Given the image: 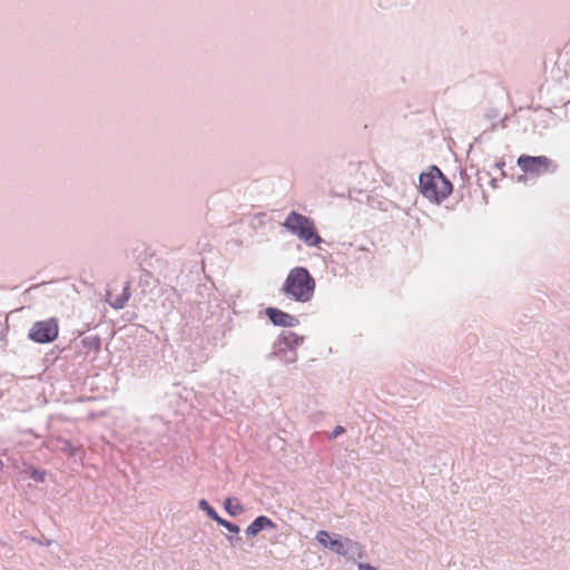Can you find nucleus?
<instances>
[{"label": "nucleus", "mask_w": 570, "mask_h": 570, "mask_svg": "<svg viewBox=\"0 0 570 570\" xmlns=\"http://www.w3.org/2000/svg\"><path fill=\"white\" fill-rule=\"evenodd\" d=\"M315 287V279L309 272L305 267L297 266L288 272L282 292L296 302L307 303L313 298Z\"/></svg>", "instance_id": "1"}, {"label": "nucleus", "mask_w": 570, "mask_h": 570, "mask_svg": "<svg viewBox=\"0 0 570 570\" xmlns=\"http://www.w3.org/2000/svg\"><path fill=\"white\" fill-rule=\"evenodd\" d=\"M419 180L420 191L433 204H441L453 190L452 183L436 166H431L426 171L422 173Z\"/></svg>", "instance_id": "2"}, {"label": "nucleus", "mask_w": 570, "mask_h": 570, "mask_svg": "<svg viewBox=\"0 0 570 570\" xmlns=\"http://www.w3.org/2000/svg\"><path fill=\"white\" fill-rule=\"evenodd\" d=\"M283 225L307 246L318 247L323 242L322 237L316 232L314 222L303 214L291 212Z\"/></svg>", "instance_id": "3"}, {"label": "nucleus", "mask_w": 570, "mask_h": 570, "mask_svg": "<svg viewBox=\"0 0 570 570\" xmlns=\"http://www.w3.org/2000/svg\"><path fill=\"white\" fill-rule=\"evenodd\" d=\"M59 334L58 321L50 317L42 321H37L29 330L28 337L39 344L53 342Z\"/></svg>", "instance_id": "4"}, {"label": "nucleus", "mask_w": 570, "mask_h": 570, "mask_svg": "<svg viewBox=\"0 0 570 570\" xmlns=\"http://www.w3.org/2000/svg\"><path fill=\"white\" fill-rule=\"evenodd\" d=\"M517 165L522 171L532 175H542L556 169L553 161L546 156L521 155L517 160Z\"/></svg>", "instance_id": "5"}, {"label": "nucleus", "mask_w": 570, "mask_h": 570, "mask_svg": "<svg viewBox=\"0 0 570 570\" xmlns=\"http://www.w3.org/2000/svg\"><path fill=\"white\" fill-rule=\"evenodd\" d=\"M322 546L328 548L333 552L353 558L357 552L358 547L357 543L352 541L348 537H344V539H338L334 537H316Z\"/></svg>", "instance_id": "6"}, {"label": "nucleus", "mask_w": 570, "mask_h": 570, "mask_svg": "<svg viewBox=\"0 0 570 570\" xmlns=\"http://www.w3.org/2000/svg\"><path fill=\"white\" fill-rule=\"evenodd\" d=\"M266 315L269 321L277 326L292 327L297 323V320L294 316L275 307H267Z\"/></svg>", "instance_id": "7"}, {"label": "nucleus", "mask_w": 570, "mask_h": 570, "mask_svg": "<svg viewBox=\"0 0 570 570\" xmlns=\"http://www.w3.org/2000/svg\"><path fill=\"white\" fill-rule=\"evenodd\" d=\"M274 529V522L267 517L261 515L250 523V525L247 528L246 534H257L263 530L273 531Z\"/></svg>", "instance_id": "8"}, {"label": "nucleus", "mask_w": 570, "mask_h": 570, "mask_svg": "<svg viewBox=\"0 0 570 570\" xmlns=\"http://www.w3.org/2000/svg\"><path fill=\"white\" fill-rule=\"evenodd\" d=\"M303 341L302 337L297 336L296 334L294 333H291L288 334L287 336H285L283 338V341L281 342V344H283L285 347H288L291 351H289V355L287 357H285V362L287 363H293L297 360V354L296 352L294 351V347L298 344H301Z\"/></svg>", "instance_id": "9"}, {"label": "nucleus", "mask_w": 570, "mask_h": 570, "mask_svg": "<svg viewBox=\"0 0 570 570\" xmlns=\"http://www.w3.org/2000/svg\"><path fill=\"white\" fill-rule=\"evenodd\" d=\"M199 507L206 511L207 515L210 517L212 519L216 520L217 522L224 524L230 532H238V527L237 525H233L232 523L227 522V521H224L222 520L216 511L209 505V503L206 501V500H200L199 501Z\"/></svg>", "instance_id": "10"}, {"label": "nucleus", "mask_w": 570, "mask_h": 570, "mask_svg": "<svg viewBox=\"0 0 570 570\" xmlns=\"http://www.w3.org/2000/svg\"><path fill=\"white\" fill-rule=\"evenodd\" d=\"M108 302L110 303L111 306L116 307V308H121L126 302L129 299V288L128 286H125L124 287V292L120 296L116 297L115 299L112 298L111 296V293L108 292Z\"/></svg>", "instance_id": "11"}, {"label": "nucleus", "mask_w": 570, "mask_h": 570, "mask_svg": "<svg viewBox=\"0 0 570 570\" xmlns=\"http://www.w3.org/2000/svg\"><path fill=\"white\" fill-rule=\"evenodd\" d=\"M225 508L230 514H237L242 510L238 502L233 499H227L225 501Z\"/></svg>", "instance_id": "12"}, {"label": "nucleus", "mask_w": 570, "mask_h": 570, "mask_svg": "<svg viewBox=\"0 0 570 570\" xmlns=\"http://www.w3.org/2000/svg\"><path fill=\"white\" fill-rule=\"evenodd\" d=\"M45 472L43 471H33L31 476L37 481H43L45 480Z\"/></svg>", "instance_id": "13"}, {"label": "nucleus", "mask_w": 570, "mask_h": 570, "mask_svg": "<svg viewBox=\"0 0 570 570\" xmlns=\"http://www.w3.org/2000/svg\"><path fill=\"white\" fill-rule=\"evenodd\" d=\"M229 539V543L233 548H236L237 544L242 541V537L239 535H236V537H227Z\"/></svg>", "instance_id": "14"}, {"label": "nucleus", "mask_w": 570, "mask_h": 570, "mask_svg": "<svg viewBox=\"0 0 570 570\" xmlns=\"http://www.w3.org/2000/svg\"><path fill=\"white\" fill-rule=\"evenodd\" d=\"M43 540H40L38 539L37 537H31L32 541L35 542H38L39 544H42V546H49L50 544V540H47L46 537H41Z\"/></svg>", "instance_id": "15"}, {"label": "nucleus", "mask_w": 570, "mask_h": 570, "mask_svg": "<svg viewBox=\"0 0 570 570\" xmlns=\"http://www.w3.org/2000/svg\"><path fill=\"white\" fill-rule=\"evenodd\" d=\"M342 432H344V429L342 426H337L334 431V436L338 435Z\"/></svg>", "instance_id": "16"}, {"label": "nucleus", "mask_w": 570, "mask_h": 570, "mask_svg": "<svg viewBox=\"0 0 570 570\" xmlns=\"http://www.w3.org/2000/svg\"><path fill=\"white\" fill-rule=\"evenodd\" d=\"M317 534L325 535V534H327V532H325V531H320Z\"/></svg>", "instance_id": "17"}]
</instances>
